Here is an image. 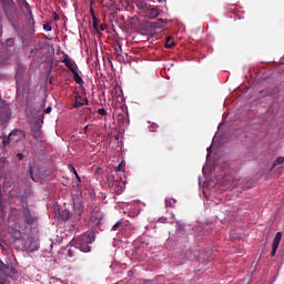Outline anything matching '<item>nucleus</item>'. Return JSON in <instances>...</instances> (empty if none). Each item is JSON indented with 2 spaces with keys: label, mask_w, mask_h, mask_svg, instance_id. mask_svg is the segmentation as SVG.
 Instances as JSON below:
<instances>
[{
  "label": "nucleus",
  "mask_w": 284,
  "mask_h": 284,
  "mask_svg": "<svg viewBox=\"0 0 284 284\" xmlns=\"http://www.w3.org/2000/svg\"><path fill=\"white\" fill-rule=\"evenodd\" d=\"M26 131L21 129L12 130L8 136H4L2 139V152H8V148H10V145L13 149L16 148V145H18V148H21V145H26Z\"/></svg>",
  "instance_id": "f257e3e1"
},
{
  "label": "nucleus",
  "mask_w": 284,
  "mask_h": 284,
  "mask_svg": "<svg viewBox=\"0 0 284 284\" xmlns=\"http://www.w3.org/2000/svg\"><path fill=\"white\" fill-rule=\"evenodd\" d=\"M13 239L16 247L22 252H37V250H39V243H37V240L28 233L21 234V232H18Z\"/></svg>",
  "instance_id": "f03ea898"
},
{
  "label": "nucleus",
  "mask_w": 284,
  "mask_h": 284,
  "mask_svg": "<svg viewBox=\"0 0 284 284\" xmlns=\"http://www.w3.org/2000/svg\"><path fill=\"white\" fill-rule=\"evenodd\" d=\"M97 241V233L94 231H87L84 234L74 239L71 243L75 245V250H80V252H84L88 254L92 250L90 245Z\"/></svg>",
  "instance_id": "7ed1b4c3"
},
{
  "label": "nucleus",
  "mask_w": 284,
  "mask_h": 284,
  "mask_svg": "<svg viewBox=\"0 0 284 284\" xmlns=\"http://www.w3.org/2000/svg\"><path fill=\"white\" fill-rule=\"evenodd\" d=\"M10 278L18 280L19 272L14 266H8L0 260V284H12Z\"/></svg>",
  "instance_id": "20e7f679"
},
{
  "label": "nucleus",
  "mask_w": 284,
  "mask_h": 284,
  "mask_svg": "<svg viewBox=\"0 0 284 284\" xmlns=\"http://www.w3.org/2000/svg\"><path fill=\"white\" fill-rule=\"evenodd\" d=\"M22 221L24 225H38L39 224V214L30 210L28 205L22 206Z\"/></svg>",
  "instance_id": "39448f33"
},
{
  "label": "nucleus",
  "mask_w": 284,
  "mask_h": 284,
  "mask_svg": "<svg viewBox=\"0 0 284 284\" xmlns=\"http://www.w3.org/2000/svg\"><path fill=\"white\" fill-rule=\"evenodd\" d=\"M12 119V104L0 97V124L8 123Z\"/></svg>",
  "instance_id": "423d86ee"
},
{
  "label": "nucleus",
  "mask_w": 284,
  "mask_h": 284,
  "mask_svg": "<svg viewBox=\"0 0 284 284\" xmlns=\"http://www.w3.org/2000/svg\"><path fill=\"white\" fill-rule=\"evenodd\" d=\"M13 55L14 51L12 49H8L0 44V68H3V65H10V61Z\"/></svg>",
  "instance_id": "0eeeda50"
},
{
  "label": "nucleus",
  "mask_w": 284,
  "mask_h": 284,
  "mask_svg": "<svg viewBox=\"0 0 284 284\" xmlns=\"http://www.w3.org/2000/svg\"><path fill=\"white\" fill-rule=\"evenodd\" d=\"M10 26H12L14 32L17 34H21V27L19 26V21H17V19L14 17H17V14H19V9H16V11H9L7 13H4Z\"/></svg>",
  "instance_id": "6e6552de"
},
{
  "label": "nucleus",
  "mask_w": 284,
  "mask_h": 284,
  "mask_svg": "<svg viewBox=\"0 0 284 284\" xmlns=\"http://www.w3.org/2000/svg\"><path fill=\"white\" fill-rule=\"evenodd\" d=\"M43 113H38L36 123L32 125L31 130L33 132V139H41V125H43Z\"/></svg>",
  "instance_id": "1a4fd4ad"
},
{
  "label": "nucleus",
  "mask_w": 284,
  "mask_h": 284,
  "mask_svg": "<svg viewBox=\"0 0 284 284\" xmlns=\"http://www.w3.org/2000/svg\"><path fill=\"white\" fill-rule=\"evenodd\" d=\"M165 20L159 19L158 21H153L149 23L150 34L154 37V34H159V32H163V26Z\"/></svg>",
  "instance_id": "9d476101"
},
{
  "label": "nucleus",
  "mask_w": 284,
  "mask_h": 284,
  "mask_svg": "<svg viewBox=\"0 0 284 284\" xmlns=\"http://www.w3.org/2000/svg\"><path fill=\"white\" fill-rule=\"evenodd\" d=\"M0 3L2 6L4 14L8 12H14L16 10H19L17 3H14V0H0Z\"/></svg>",
  "instance_id": "9b49d317"
},
{
  "label": "nucleus",
  "mask_w": 284,
  "mask_h": 284,
  "mask_svg": "<svg viewBox=\"0 0 284 284\" xmlns=\"http://www.w3.org/2000/svg\"><path fill=\"white\" fill-rule=\"evenodd\" d=\"M281 239H283V233L277 232L274 236V240H273L271 256H276L278 245H281Z\"/></svg>",
  "instance_id": "f8f14e48"
},
{
  "label": "nucleus",
  "mask_w": 284,
  "mask_h": 284,
  "mask_svg": "<svg viewBox=\"0 0 284 284\" xmlns=\"http://www.w3.org/2000/svg\"><path fill=\"white\" fill-rule=\"evenodd\" d=\"M62 63H64L65 68H68L70 72L77 71L74 60H72L67 53L63 54Z\"/></svg>",
  "instance_id": "ddd939ff"
},
{
  "label": "nucleus",
  "mask_w": 284,
  "mask_h": 284,
  "mask_svg": "<svg viewBox=\"0 0 284 284\" xmlns=\"http://www.w3.org/2000/svg\"><path fill=\"white\" fill-rule=\"evenodd\" d=\"M14 3L18 8H20L21 12L26 14V12L32 10V7H30V3L28 0H14Z\"/></svg>",
  "instance_id": "4468645a"
},
{
  "label": "nucleus",
  "mask_w": 284,
  "mask_h": 284,
  "mask_svg": "<svg viewBox=\"0 0 284 284\" xmlns=\"http://www.w3.org/2000/svg\"><path fill=\"white\" fill-rule=\"evenodd\" d=\"M24 16L27 17V26L30 32H34V14L32 13V9L26 11Z\"/></svg>",
  "instance_id": "2eb2a0df"
},
{
  "label": "nucleus",
  "mask_w": 284,
  "mask_h": 284,
  "mask_svg": "<svg viewBox=\"0 0 284 284\" xmlns=\"http://www.w3.org/2000/svg\"><path fill=\"white\" fill-rule=\"evenodd\" d=\"M13 150L16 152L18 161H23V159H26V155L23 154L26 152V144H22L21 146L16 145Z\"/></svg>",
  "instance_id": "dca6fc26"
},
{
  "label": "nucleus",
  "mask_w": 284,
  "mask_h": 284,
  "mask_svg": "<svg viewBox=\"0 0 284 284\" xmlns=\"http://www.w3.org/2000/svg\"><path fill=\"white\" fill-rule=\"evenodd\" d=\"M83 105H88V98H82L81 94L75 93L73 108H81Z\"/></svg>",
  "instance_id": "f3484780"
},
{
  "label": "nucleus",
  "mask_w": 284,
  "mask_h": 284,
  "mask_svg": "<svg viewBox=\"0 0 284 284\" xmlns=\"http://www.w3.org/2000/svg\"><path fill=\"white\" fill-rule=\"evenodd\" d=\"M146 17H149V19H156V17H159V14H161L159 12L158 8H149L145 11Z\"/></svg>",
  "instance_id": "a211bd4d"
},
{
  "label": "nucleus",
  "mask_w": 284,
  "mask_h": 284,
  "mask_svg": "<svg viewBox=\"0 0 284 284\" xmlns=\"http://www.w3.org/2000/svg\"><path fill=\"white\" fill-rule=\"evenodd\" d=\"M0 45H3V48H7L8 50H13V54H14V39L13 38L7 39L6 43H0Z\"/></svg>",
  "instance_id": "6ab92c4d"
},
{
  "label": "nucleus",
  "mask_w": 284,
  "mask_h": 284,
  "mask_svg": "<svg viewBox=\"0 0 284 284\" xmlns=\"http://www.w3.org/2000/svg\"><path fill=\"white\" fill-rule=\"evenodd\" d=\"M187 258H192V251H190V250L183 251L181 253L180 265H183V263H185V261H187Z\"/></svg>",
  "instance_id": "aec40b11"
},
{
  "label": "nucleus",
  "mask_w": 284,
  "mask_h": 284,
  "mask_svg": "<svg viewBox=\"0 0 284 284\" xmlns=\"http://www.w3.org/2000/svg\"><path fill=\"white\" fill-rule=\"evenodd\" d=\"M72 74H73V79H74L75 83H78V85H83V83H85L83 81V78H81V75H79V71L75 70L72 72Z\"/></svg>",
  "instance_id": "412c9836"
},
{
  "label": "nucleus",
  "mask_w": 284,
  "mask_h": 284,
  "mask_svg": "<svg viewBox=\"0 0 284 284\" xmlns=\"http://www.w3.org/2000/svg\"><path fill=\"white\" fill-rule=\"evenodd\" d=\"M113 50H114V54H115L116 59H119V57H121V52H122L121 43H118L116 45H114Z\"/></svg>",
  "instance_id": "4be33fe9"
},
{
  "label": "nucleus",
  "mask_w": 284,
  "mask_h": 284,
  "mask_svg": "<svg viewBox=\"0 0 284 284\" xmlns=\"http://www.w3.org/2000/svg\"><path fill=\"white\" fill-rule=\"evenodd\" d=\"M165 205L166 207H174L176 205V200L172 197H166Z\"/></svg>",
  "instance_id": "5701e85b"
},
{
  "label": "nucleus",
  "mask_w": 284,
  "mask_h": 284,
  "mask_svg": "<svg viewBox=\"0 0 284 284\" xmlns=\"http://www.w3.org/2000/svg\"><path fill=\"white\" fill-rule=\"evenodd\" d=\"M77 250H78V248H75V244L72 243L71 247H70L69 251H68V256H69V258L74 257V254L77 253Z\"/></svg>",
  "instance_id": "b1692460"
},
{
  "label": "nucleus",
  "mask_w": 284,
  "mask_h": 284,
  "mask_svg": "<svg viewBox=\"0 0 284 284\" xmlns=\"http://www.w3.org/2000/svg\"><path fill=\"white\" fill-rule=\"evenodd\" d=\"M60 216H61L62 221H70V212L68 210H63L60 213Z\"/></svg>",
  "instance_id": "393cba45"
},
{
  "label": "nucleus",
  "mask_w": 284,
  "mask_h": 284,
  "mask_svg": "<svg viewBox=\"0 0 284 284\" xmlns=\"http://www.w3.org/2000/svg\"><path fill=\"white\" fill-rule=\"evenodd\" d=\"M283 163H284V158H283V156H278V158L273 162L272 170H274V168H276L277 165H283Z\"/></svg>",
  "instance_id": "a878e982"
},
{
  "label": "nucleus",
  "mask_w": 284,
  "mask_h": 284,
  "mask_svg": "<svg viewBox=\"0 0 284 284\" xmlns=\"http://www.w3.org/2000/svg\"><path fill=\"white\" fill-rule=\"evenodd\" d=\"M174 40H172V37H168L165 40V48H174Z\"/></svg>",
  "instance_id": "bb28decb"
},
{
  "label": "nucleus",
  "mask_w": 284,
  "mask_h": 284,
  "mask_svg": "<svg viewBox=\"0 0 284 284\" xmlns=\"http://www.w3.org/2000/svg\"><path fill=\"white\" fill-rule=\"evenodd\" d=\"M93 30H95V32H99V19L97 16H93Z\"/></svg>",
  "instance_id": "cd10ccee"
},
{
  "label": "nucleus",
  "mask_w": 284,
  "mask_h": 284,
  "mask_svg": "<svg viewBox=\"0 0 284 284\" xmlns=\"http://www.w3.org/2000/svg\"><path fill=\"white\" fill-rule=\"evenodd\" d=\"M75 179H77V181H75V184L73 185V187L79 191V190H81V176L77 175Z\"/></svg>",
  "instance_id": "c85d7f7f"
},
{
  "label": "nucleus",
  "mask_w": 284,
  "mask_h": 284,
  "mask_svg": "<svg viewBox=\"0 0 284 284\" xmlns=\"http://www.w3.org/2000/svg\"><path fill=\"white\" fill-rule=\"evenodd\" d=\"M115 172H125V165L121 162L116 168Z\"/></svg>",
  "instance_id": "c756f323"
},
{
  "label": "nucleus",
  "mask_w": 284,
  "mask_h": 284,
  "mask_svg": "<svg viewBox=\"0 0 284 284\" xmlns=\"http://www.w3.org/2000/svg\"><path fill=\"white\" fill-rule=\"evenodd\" d=\"M98 114H100V116H108V111L103 108L98 110Z\"/></svg>",
  "instance_id": "7c9ffc66"
},
{
  "label": "nucleus",
  "mask_w": 284,
  "mask_h": 284,
  "mask_svg": "<svg viewBox=\"0 0 284 284\" xmlns=\"http://www.w3.org/2000/svg\"><path fill=\"white\" fill-rule=\"evenodd\" d=\"M122 225V222H116L113 226H112V232H116V230H119Z\"/></svg>",
  "instance_id": "2f4dec72"
},
{
  "label": "nucleus",
  "mask_w": 284,
  "mask_h": 284,
  "mask_svg": "<svg viewBox=\"0 0 284 284\" xmlns=\"http://www.w3.org/2000/svg\"><path fill=\"white\" fill-rule=\"evenodd\" d=\"M52 14H53V21H59L61 19V17L57 14V11H53Z\"/></svg>",
  "instance_id": "473e14b6"
},
{
  "label": "nucleus",
  "mask_w": 284,
  "mask_h": 284,
  "mask_svg": "<svg viewBox=\"0 0 284 284\" xmlns=\"http://www.w3.org/2000/svg\"><path fill=\"white\" fill-rule=\"evenodd\" d=\"M43 29L47 30V32H50L52 30V26L50 24H44Z\"/></svg>",
  "instance_id": "72a5a7b5"
},
{
  "label": "nucleus",
  "mask_w": 284,
  "mask_h": 284,
  "mask_svg": "<svg viewBox=\"0 0 284 284\" xmlns=\"http://www.w3.org/2000/svg\"><path fill=\"white\" fill-rule=\"evenodd\" d=\"M50 112H52V106H48V108L44 110V113H45V114H50Z\"/></svg>",
  "instance_id": "f704fd0d"
},
{
  "label": "nucleus",
  "mask_w": 284,
  "mask_h": 284,
  "mask_svg": "<svg viewBox=\"0 0 284 284\" xmlns=\"http://www.w3.org/2000/svg\"><path fill=\"white\" fill-rule=\"evenodd\" d=\"M0 37H3V24L0 21Z\"/></svg>",
  "instance_id": "c9c22d12"
},
{
  "label": "nucleus",
  "mask_w": 284,
  "mask_h": 284,
  "mask_svg": "<svg viewBox=\"0 0 284 284\" xmlns=\"http://www.w3.org/2000/svg\"><path fill=\"white\" fill-rule=\"evenodd\" d=\"M168 221V217H160L159 223H165Z\"/></svg>",
  "instance_id": "e433bc0d"
},
{
  "label": "nucleus",
  "mask_w": 284,
  "mask_h": 284,
  "mask_svg": "<svg viewBox=\"0 0 284 284\" xmlns=\"http://www.w3.org/2000/svg\"><path fill=\"white\" fill-rule=\"evenodd\" d=\"M151 132H156V124L151 125Z\"/></svg>",
  "instance_id": "4c0bfd02"
},
{
  "label": "nucleus",
  "mask_w": 284,
  "mask_h": 284,
  "mask_svg": "<svg viewBox=\"0 0 284 284\" xmlns=\"http://www.w3.org/2000/svg\"><path fill=\"white\" fill-rule=\"evenodd\" d=\"M100 30L103 32L105 30V24H100Z\"/></svg>",
  "instance_id": "58836bf2"
},
{
  "label": "nucleus",
  "mask_w": 284,
  "mask_h": 284,
  "mask_svg": "<svg viewBox=\"0 0 284 284\" xmlns=\"http://www.w3.org/2000/svg\"><path fill=\"white\" fill-rule=\"evenodd\" d=\"M91 16H92V19H94V9H91Z\"/></svg>",
  "instance_id": "ea45409f"
},
{
  "label": "nucleus",
  "mask_w": 284,
  "mask_h": 284,
  "mask_svg": "<svg viewBox=\"0 0 284 284\" xmlns=\"http://www.w3.org/2000/svg\"><path fill=\"white\" fill-rule=\"evenodd\" d=\"M89 128H90V125H87V126H85V132H88V131H89Z\"/></svg>",
  "instance_id": "a19ab883"
},
{
  "label": "nucleus",
  "mask_w": 284,
  "mask_h": 284,
  "mask_svg": "<svg viewBox=\"0 0 284 284\" xmlns=\"http://www.w3.org/2000/svg\"><path fill=\"white\" fill-rule=\"evenodd\" d=\"M73 172H74V175H75V176L79 175V173H77V170L73 169Z\"/></svg>",
  "instance_id": "79ce46f5"
},
{
  "label": "nucleus",
  "mask_w": 284,
  "mask_h": 284,
  "mask_svg": "<svg viewBox=\"0 0 284 284\" xmlns=\"http://www.w3.org/2000/svg\"><path fill=\"white\" fill-rule=\"evenodd\" d=\"M140 8H142V9H143V4H141V6H140Z\"/></svg>",
  "instance_id": "37998d69"
},
{
  "label": "nucleus",
  "mask_w": 284,
  "mask_h": 284,
  "mask_svg": "<svg viewBox=\"0 0 284 284\" xmlns=\"http://www.w3.org/2000/svg\"><path fill=\"white\" fill-rule=\"evenodd\" d=\"M87 111L91 112V110H90V109H87Z\"/></svg>",
  "instance_id": "c03bdc74"
}]
</instances>
